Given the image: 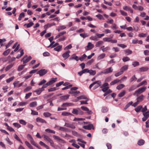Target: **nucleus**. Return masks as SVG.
Wrapping results in <instances>:
<instances>
[{"mask_svg": "<svg viewBox=\"0 0 149 149\" xmlns=\"http://www.w3.org/2000/svg\"><path fill=\"white\" fill-rule=\"evenodd\" d=\"M104 36V34H100L96 33L94 36H92L89 38V39L92 40L97 41L99 40V39Z\"/></svg>", "mask_w": 149, "mask_h": 149, "instance_id": "1", "label": "nucleus"}, {"mask_svg": "<svg viewBox=\"0 0 149 149\" xmlns=\"http://www.w3.org/2000/svg\"><path fill=\"white\" fill-rule=\"evenodd\" d=\"M136 95L137 97L136 98L137 101L132 105V106L134 107L137 106L140 102L142 101L144 97V96L143 95H141L140 96H138V94Z\"/></svg>", "mask_w": 149, "mask_h": 149, "instance_id": "2", "label": "nucleus"}, {"mask_svg": "<svg viewBox=\"0 0 149 149\" xmlns=\"http://www.w3.org/2000/svg\"><path fill=\"white\" fill-rule=\"evenodd\" d=\"M146 88V86H143L141 88H139L133 94V95H135L136 94H140L144 92Z\"/></svg>", "mask_w": 149, "mask_h": 149, "instance_id": "3", "label": "nucleus"}, {"mask_svg": "<svg viewBox=\"0 0 149 149\" xmlns=\"http://www.w3.org/2000/svg\"><path fill=\"white\" fill-rule=\"evenodd\" d=\"M72 112L73 113L76 115H83L84 112L82 111L80 109H73Z\"/></svg>", "mask_w": 149, "mask_h": 149, "instance_id": "4", "label": "nucleus"}, {"mask_svg": "<svg viewBox=\"0 0 149 149\" xmlns=\"http://www.w3.org/2000/svg\"><path fill=\"white\" fill-rule=\"evenodd\" d=\"M27 57V55H25L21 60V61L23 62V64L28 62L32 58V57L30 56H29L28 57Z\"/></svg>", "mask_w": 149, "mask_h": 149, "instance_id": "5", "label": "nucleus"}, {"mask_svg": "<svg viewBox=\"0 0 149 149\" xmlns=\"http://www.w3.org/2000/svg\"><path fill=\"white\" fill-rule=\"evenodd\" d=\"M113 70V69H112V67H110L109 68H107L104 70L100 72V74H107L111 72H112Z\"/></svg>", "mask_w": 149, "mask_h": 149, "instance_id": "6", "label": "nucleus"}, {"mask_svg": "<svg viewBox=\"0 0 149 149\" xmlns=\"http://www.w3.org/2000/svg\"><path fill=\"white\" fill-rule=\"evenodd\" d=\"M143 117L142 118V121L143 122L146 121L149 117V111L143 113Z\"/></svg>", "mask_w": 149, "mask_h": 149, "instance_id": "7", "label": "nucleus"}, {"mask_svg": "<svg viewBox=\"0 0 149 149\" xmlns=\"http://www.w3.org/2000/svg\"><path fill=\"white\" fill-rule=\"evenodd\" d=\"M94 47V45L91 42H88L87 45L85 47V49L87 51L92 49Z\"/></svg>", "mask_w": 149, "mask_h": 149, "instance_id": "8", "label": "nucleus"}, {"mask_svg": "<svg viewBox=\"0 0 149 149\" xmlns=\"http://www.w3.org/2000/svg\"><path fill=\"white\" fill-rule=\"evenodd\" d=\"M81 108L83 110L87 111V113L88 114H91L93 113V112L91 110H90L87 107L82 106L81 107Z\"/></svg>", "mask_w": 149, "mask_h": 149, "instance_id": "9", "label": "nucleus"}, {"mask_svg": "<svg viewBox=\"0 0 149 149\" xmlns=\"http://www.w3.org/2000/svg\"><path fill=\"white\" fill-rule=\"evenodd\" d=\"M70 52L69 50H68L63 54L62 57L64 58L65 59H66L68 58L70 56L69 54Z\"/></svg>", "mask_w": 149, "mask_h": 149, "instance_id": "10", "label": "nucleus"}, {"mask_svg": "<svg viewBox=\"0 0 149 149\" xmlns=\"http://www.w3.org/2000/svg\"><path fill=\"white\" fill-rule=\"evenodd\" d=\"M47 72V70L45 69H41L38 71L37 74H39L40 76H42L45 75Z\"/></svg>", "mask_w": 149, "mask_h": 149, "instance_id": "11", "label": "nucleus"}, {"mask_svg": "<svg viewBox=\"0 0 149 149\" xmlns=\"http://www.w3.org/2000/svg\"><path fill=\"white\" fill-rule=\"evenodd\" d=\"M83 128L85 129L88 130H91L92 129L93 130L94 129V127L93 125L92 124H89L88 125H84L83 126Z\"/></svg>", "mask_w": 149, "mask_h": 149, "instance_id": "12", "label": "nucleus"}, {"mask_svg": "<svg viewBox=\"0 0 149 149\" xmlns=\"http://www.w3.org/2000/svg\"><path fill=\"white\" fill-rule=\"evenodd\" d=\"M149 68L147 67H143L140 68L139 69V71L140 72H143L147 71L149 69Z\"/></svg>", "mask_w": 149, "mask_h": 149, "instance_id": "13", "label": "nucleus"}, {"mask_svg": "<svg viewBox=\"0 0 149 149\" xmlns=\"http://www.w3.org/2000/svg\"><path fill=\"white\" fill-rule=\"evenodd\" d=\"M87 97L86 96L84 95H82L81 96L77 97V99H76L74 101L75 102H76L77 101L81 99H87Z\"/></svg>", "mask_w": 149, "mask_h": 149, "instance_id": "14", "label": "nucleus"}, {"mask_svg": "<svg viewBox=\"0 0 149 149\" xmlns=\"http://www.w3.org/2000/svg\"><path fill=\"white\" fill-rule=\"evenodd\" d=\"M132 43L134 44H136L138 43L140 44H142L143 43V41L141 40H138L137 39H134L132 40Z\"/></svg>", "mask_w": 149, "mask_h": 149, "instance_id": "15", "label": "nucleus"}, {"mask_svg": "<svg viewBox=\"0 0 149 149\" xmlns=\"http://www.w3.org/2000/svg\"><path fill=\"white\" fill-rule=\"evenodd\" d=\"M36 120V122H38L40 123H47V122L45 120L40 117L37 118Z\"/></svg>", "mask_w": 149, "mask_h": 149, "instance_id": "16", "label": "nucleus"}, {"mask_svg": "<svg viewBox=\"0 0 149 149\" xmlns=\"http://www.w3.org/2000/svg\"><path fill=\"white\" fill-rule=\"evenodd\" d=\"M69 59L70 60L74 59L77 61H78L79 60V58H78V56L75 55L74 54H73L72 56Z\"/></svg>", "mask_w": 149, "mask_h": 149, "instance_id": "17", "label": "nucleus"}, {"mask_svg": "<svg viewBox=\"0 0 149 149\" xmlns=\"http://www.w3.org/2000/svg\"><path fill=\"white\" fill-rule=\"evenodd\" d=\"M128 67V65H125L121 68L120 69V70L123 73L125 71L127 70Z\"/></svg>", "mask_w": 149, "mask_h": 149, "instance_id": "18", "label": "nucleus"}, {"mask_svg": "<svg viewBox=\"0 0 149 149\" xmlns=\"http://www.w3.org/2000/svg\"><path fill=\"white\" fill-rule=\"evenodd\" d=\"M57 80V78H52L51 79V80L49 82H47L49 84V85H50L52 84L55 82Z\"/></svg>", "mask_w": 149, "mask_h": 149, "instance_id": "19", "label": "nucleus"}, {"mask_svg": "<svg viewBox=\"0 0 149 149\" xmlns=\"http://www.w3.org/2000/svg\"><path fill=\"white\" fill-rule=\"evenodd\" d=\"M95 82H96V84L94 87V89L96 88L101 85V82L100 81H95Z\"/></svg>", "mask_w": 149, "mask_h": 149, "instance_id": "20", "label": "nucleus"}, {"mask_svg": "<svg viewBox=\"0 0 149 149\" xmlns=\"http://www.w3.org/2000/svg\"><path fill=\"white\" fill-rule=\"evenodd\" d=\"M105 54L104 53L102 54L99 55L97 57V59L98 60H100L103 59L105 56Z\"/></svg>", "mask_w": 149, "mask_h": 149, "instance_id": "21", "label": "nucleus"}, {"mask_svg": "<svg viewBox=\"0 0 149 149\" xmlns=\"http://www.w3.org/2000/svg\"><path fill=\"white\" fill-rule=\"evenodd\" d=\"M43 91L41 88H40L34 91L33 92H36L37 94L39 95Z\"/></svg>", "mask_w": 149, "mask_h": 149, "instance_id": "22", "label": "nucleus"}, {"mask_svg": "<svg viewBox=\"0 0 149 149\" xmlns=\"http://www.w3.org/2000/svg\"><path fill=\"white\" fill-rule=\"evenodd\" d=\"M120 81V80L119 79H116L114 80L113 81H112L110 83V85L111 86L114 85L116 83L119 82Z\"/></svg>", "mask_w": 149, "mask_h": 149, "instance_id": "23", "label": "nucleus"}, {"mask_svg": "<svg viewBox=\"0 0 149 149\" xmlns=\"http://www.w3.org/2000/svg\"><path fill=\"white\" fill-rule=\"evenodd\" d=\"M103 42L102 41H100L97 42L95 44V46L96 47H99L103 44Z\"/></svg>", "mask_w": 149, "mask_h": 149, "instance_id": "24", "label": "nucleus"}, {"mask_svg": "<svg viewBox=\"0 0 149 149\" xmlns=\"http://www.w3.org/2000/svg\"><path fill=\"white\" fill-rule=\"evenodd\" d=\"M69 97V95H67L60 97V98L61 100H65L68 99Z\"/></svg>", "mask_w": 149, "mask_h": 149, "instance_id": "25", "label": "nucleus"}, {"mask_svg": "<svg viewBox=\"0 0 149 149\" xmlns=\"http://www.w3.org/2000/svg\"><path fill=\"white\" fill-rule=\"evenodd\" d=\"M62 47V46L61 45H59L54 48V50L58 52H59L61 50Z\"/></svg>", "mask_w": 149, "mask_h": 149, "instance_id": "26", "label": "nucleus"}, {"mask_svg": "<svg viewBox=\"0 0 149 149\" xmlns=\"http://www.w3.org/2000/svg\"><path fill=\"white\" fill-rule=\"evenodd\" d=\"M66 33V31H63L60 32L59 34L57 35L55 38V39H56L58 38H59L60 36H62L63 35L65 34Z\"/></svg>", "mask_w": 149, "mask_h": 149, "instance_id": "27", "label": "nucleus"}, {"mask_svg": "<svg viewBox=\"0 0 149 149\" xmlns=\"http://www.w3.org/2000/svg\"><path fill=\"white\" fill-rule=\"evenodd\" d=\"M142 108V106L139 105L136 108L135 110L137 112H139L141 111V110Z\"/></svg>", "mask_w": 149, "mask_h": 149, "instance_id": "28", "label": "nucleus"}, {"mask_svg": "<svg viewBox=\"0 0 149 149\" xmlns=\"http://www.w3.org/2000/svg\"><path fill=\"white\" fill-rule=\"evenodd\" d=\"M74 104L72 103H63L62 105V106L63 107L64 106H70L74 105Z\"/></svg>", "mask_w": 149, "mask_h": 149, "instance_id": "29", "label": "nucleus"}, {"mask_svg": "<svg viewBox=\"0 0 149 149\" xmlns=\"http://www.w3.org/2000/svg\"><path fill=\"white\" fill-rule=\"evenodd\" d=\"M13 136L14 138L16 140H17V141H19L20 143H22V141H21V140L20 139V138H19V137L17 135V134H14L13 135Z\"/></svg>", "mask_w": 149, "mask_h": 149, "instance_id": "30", "label": "nucleus"}, {"mask_svg": "<svg viewBox=\"0 0 149 149\" xmlns=\"http://www.w3.org/2000/svg\"><path fill=\"white\" fill-rule=\"evenodd\" d=\"M137 88V87L136 86H135L134 85H133L132 86L130 87V88H129L128 90H129V91L131 92V91H132L134 90L135 89H136V88Z\"/></svg>", "mask_w": 149, "mask_h": 149, "instance_id": "31", "label": "nucleus"}, {"mask_svg": "<svg viewBox=\"0 0 149 149\" xmlns=\"http://www.w3.org/2000/svg\"><path fill=\"white\" fill-rule=\"evenodd\" d=\"M72 114L68 112H64L62 113L61 114V115L63 116H68L69 115H72Z\"/></svg>", "mask_w": 149, "mask_h": 149, "instance_id": "32", "label": "nucleus"}, {"mask_svg": "<svg viewBox=\"0 0 149 149\" xmlns=\"http://www.w3.org/2000/svg\"><path fill=\"white\" fill-rule=\"evenodd\" d=\"M125 86V85L123 84H119L116 87V89L120 90L123 88Z\"/></svg>", "mask_w": 149, "mask_h": 149, "instance_id": "33", "label": "nucleus"}, {"mask_svg": "<svg viewBox=\"0 0 149 149\" xmlns=\"http://www.w3.org/2000/svg\"><path fill=\"white\" fill-rule=\"evenodd\" d=\"M26 65V64L24 65H19L17 69V70L19 71H20L22 70L24 67V66Z\"/></svg>", "mask_w": 149, "mask_h": 149, "instance_id": "34", "label": "nucleus"}, {"mask_svg": "<svg viewBox=\"0 0 149 149\" xmlns=\"http://www.w3.org/2000/svg\"><path fill=\"white\" fill-rule=\"evenodd\" d=\"M43 136H44V140L46 141L49 142L50 141V140H52L47 136L44 135Z\"/></svg>", "mask_w": 149, "mask_h": 149, "instance_id": "35", "label": "nucleus"}, {"mask_svg": "<svg viewBox=\"0 0 149 149\" xmlns=\"http://www.w3.org/2000/svg\"><path fill=\"white\" fill-rule=\"evenodd\" d=\"M108 110V108L106 107H103L101 109L102 112L104 113L107 112Z\"/></svg>", "mask_w": 149, "mask_h": 149, "instance_id": "36", "label": "nucleus"}, {"mask_svg": "<svg viewBox=\"0 0 149 149\" xmlns=\"http://www.w3.org/2000/svg\"><path fill=\"white\" fill-rule=\"evenodd\" d=\"M37 105V103L36 102H33L29 104V106L31 107H34Z\"/></svg>", "mask_w": 149, "mask_h": 149, "instance_id": "37", "label": "nucleus"}, {"mask_svg": "<svg viewBox=\"0 0 149 149\" xmlns=\"http://www.w3.org/2000/svg\"><path fill=\"white\" fill-rule=\"evenodd\" d=\"M124 52L127 55L131 54L132 53V51L129 49H125L124 50Z\"/></svg>", "mask_w": 149, "mask_h": 149, "instance_id": "38", "label": "nucleus"}, {"mask_svg": "<svg viewBox=\"0 0 149 149\" xmlns=\"http://www.w3.org/2000/svg\"><path fill=\"white\" fill-rule=\"evenodd\" d=\"M86 100L85 101L82 100L80 101V104H88L87 102L89 100V99L87 97V99H85Z\"/></svg>", "mask_w": 149, "mask_h": 149, "instance_id": "39", "label": "nucleus"}, {"mask_svg": "<svg viewBox=\"0 0 149 149\" xmlns=\"http://www.w3.org/2000/svg\"><path fill=\"white\" fill-rule=\"evenodd\" d=\"M5 140L7 142V143L9 145H11L12 144H13V142L10 140L9 139L8 137H7L5 139Z\"/></svg>", "mask_w": 149, "mask_h": 149, "instance_id": "40", "label": "nucleus"}, {"mask_svg": "<svg viewBox=\"0 0 149 149\" xmlns=\"http://www.w3.org/2000/svg\"><path fill=\"white\" fill-rule=\"evenodd\" d=\"M20 55H18L16 57V58H20L24 54V52L23 49L20 50Z\"/></svg>", "mask_w": 149, "mask_h": 149, "instance_id": "41", "label": "nucleus"}, {"mask_svg": "<svg viewBox=\"0 0 149 149\" xmlns=\"http://www.w3.org/2000/svg\"><path fill=\"white\" fill-rule=\"evenodd\" d=\"M145 141L143 139L139 140L138 142V144L139 146L143 145Z\"/></svg>", "mask_w": 149, "mask_h": 149, "instance_id": "42", "label": "nucleus"}, {"mask_svg": "<svg viewBox=\"0 0 149 149\" xmlns=\"http://www.w3.org/2000/svg\"><path fill=\"white\" fill-rule=\"evenodd\" d=\"M80 36L83 38L88 37L89 35L87 33H82L80 34Z\"/></svg>", "mask_w": 149, "mask_h": 149, "instance_id": "43", "label": "nucleus"}, {"mask_svg": "<svg viewBox=\"0 0 149 149\" xmlns=\"http://www.w3.org/2000/svg\"><path fill=\"white\" fill-rule=\"evenodd\" d=\"M66 28V27L64 26H59L57 29V30L59 31L61 30H63L65 29Z\"/></svg>", "mask_w": 149, "mask_h": 149, "instance_id": "44", "label": "nucleus"}, {"mask_svg": "<svg viewBox=\"0 0 149 149\" xmlns=\"http://www.w3.org/2000/svg\"><path fill=\"white\" fill-rule=\"evenodd\" d=\"M59 130L63 132H66L68 131V129L65 127H60Z\"/></svg>", "mask_w": 149, "mask_h": 149, "instance_id": "45", "label": "nucleus"}, {"mask_svg": "<svg viewBox=\"0 0 149 149\" xmlns=\"http://www.w3.org/2000/svg\"><path fill=\"white\" fill-rule=\"evenodd\" d=\"M126 93V91H125L124 90L123 91L120 92V93H119L118 95V96L119 97H121L123 96Z\"/></svg>", "mask_w": 149, "mask_h": 149, "instance_id": "46", "label": "nucleus"}, {"mask_svg": "<svg viewBox=\"0 0 149 149\" xmlns=\"http://www.w3.org/2000/svg\"><path fill=\"white\" fill-rule=\"evenodd\" d=\"M45 131L49 133H53V134H55V131H54L53 130H51L49 129H46L45 130Z\"/></svg>", "mask_w": 149, "mask_h": 149, "instance_id": "47", "label": "nucleus"}, {"mask_svg": "<svg viewBox=\"0 0 149 149\" xmlns=\"http://www.w3.org/2000/svg\"><path fill=\"white\" fill-rule=\"evenodd\" d=\"M51 114L48 112H44L43 113V116L45 117L50 116L51 115Z\"/></svg>", "mask_w": 149, "mask_h": 149, "instance_id": "48", "label": "nucleus"}, {"mask_svg": "<svg viewBox=\"0 0 149 149\" xmlns=\"http://www.w3.org/2000/svg\"><path fill=\"white\" fill-rule=\"evenodd\" d=\"M14 76L12 77L9 79L6 80V82L7 83H9L11 81H12L14 79Z\"/></svg>", "mask_w": 149, "mask_h": 149, "instance_id": "49", "label": "nucleus"}, {"mask_svg": "<svg viewBox=\"0 0 149 149\" xmlns=\"http://www.w3.org/2000/svg\"><path fill=\"white\" fill-rule=\"evenodd\" d=\"M10 51V49H8L3 52V54L4 56H6L8 54Z\"/></svg>", "mask_w": 149, "mask_h": 149, "instance_id": "50", "label": "nucleus"}, {"mask_svg": "<svg viewBox=\"0 0 149 149\" xmlns=\"http://www.w3.org/2000/svg\"><path fill=\"white\" fill-rule=\"evenodd\" d=\"M86 55L85 54H84L81 56V57L79 58V60H80L81 61H82L86 57Z\"/></svg>", "mask_w": 149, "mask_h": 149, "instance_id": "51", "label": "nucleus"}, {"mask_svg": "<svg viewBox=\"0 0 149 149\" xmlns=\"http://www.w3.org/2000/svg\"><path fill=\"white\" fill-rule=\"evenodd\" d=\"M53 137L54 139H56L57 141H62L61 139L58 136L54 135L53 136Z\"/></svg>", "mask_w": 149, "mask_h": 149, "instance_id": "52", "label": "nucleus"}, {"mask_svg": "<svg viewBox=\"0 0 149 149\" xmlns=\"http://www.w3.org/2000/svg\"><path fill=\"white\" fill-rule=\"evenodd\" d=\"M112 38V37H111V38H103V40L104 41L110 42L111 40V39Z\"/></svg>", "mask_w": 149, "mask_h": 149, "instance_id": "53", "label": "nucleus"}, {"mask_svg": "<svg viewBox=\"0 0 149 149\" xmlns=\"http://www.w3.org/2000/svg\"><path fill=\"white\" fill-rule=\"evenodd\" d=\"M24 13H20L19 16L18 20L20 21L22 19V17H24Z\"/></svg>", "mask_w": 149, "mask_h": 149, "instance_id": "54", "label": "nucleus"}, {"mask_svg": "<svg viewBox=\"0 0 149 149\" xmlns=\"http://www.w3.org/2000/svg\"><path fill=\"white\" fill-rule=\"evenodd\" d=\"M19 123L21 124L25 125L26 124V122L23 120H19Z\"/></svg>", "mask_w": 149, "mask_h": 149, "instance_id": "55", "label": "nucleus"}, {"mask_svg": "<svg viewBox=\"0 0 149 149\" xmlns=\"http://www.w3.org/2000/svg\"><path fill=\"white\" fill-rule=\"evenodd\" d=\"M33 23L32 22H31L28 24H24V26H25L26 25V27L27 28H29L32 26H33Z\"/></svg>", "mask_w": 149, "mask_h": 149, "instance_id": "56", "label": "nucleus"}, {"mask_svg": "<svg viewBox=\"0 0 149 149\" xmlns=\"http://www.w3.org/2000/svg\"><path fill=\"white\" fill-rule=\"evenodd\" d=\"M139 65V63L137 61H135L132 62V65L134 67Z\"/></svg>", "mask_w": 149, "mask_h": 149, "instance_id": "57", "label": "nucleus"}, {"mask_svg": "<svg viewBox=\"0 0 149 149\" xmlns=\"http://www.w3.org/2000/svg\"><path fill=\"white\" fill-rule=\"evenodd\" d=\"M32 88L31 86H29L26 87L24 90V92H26L31 89Z\"/></svg>", "mask_w": 149, "mask_h": 149, "instance_id": "58", "label": "nucleus"}, {"mask_svg": "<svg viewBox=\"0 0 149 149\" xmlns=\"http://www.w3.org/2000/svg\"><path fill=\"white\" fill-rule=\"evenodd\" d=\"M72 47L71 44H70L66 46L64 49V50H66L71 49Z\"/></svg>", "mask_w": 149, "mask_h": 149, "instance_id": "59", "label": "nucleus"}, {"mask_svg": "<svg viewBox=\"0 0 149 149\" xmlns=\"http://www.w3.org/2000/svg\"><path fill=\"white\" fill-rule=\"evenodd\" d=\"M13 125L15 127L19 128L21 127V126L19 123H14L13 124Z\"/></svg>", "mask_w": 149, "mask_h": 149, "instance_id": "60", "label": "nucleus"}, {"mask_svg": "<svg viewBox=\"0 0 149 149\" xmlns=\"http://www.w3.org/2000/svg\"><path fill=\"white\" fill-rule=\"evenodd\" d=\"M123 73L120 70V72L115 73L114 74V76L116 77H118L121 75Z\"/></svg>", "mask_w": 149, "mask_h": 149, "instance_id": "61", "label": "nucleus"}, {"mask_svg": "<svg viewBox=\"0 0 149 149\" xmlns=\"http://www.w3.org/2000/svg\"><path fill=\"white\" fill-rule=\"evenodd\" d=\"M13 64H10L7 66L6 68V71H7L10 69L13 66Z\"/></svg>", "mask_w": 149, "mask_h": 149, "instance_id": "62", "label": "nucleus"}, {"mask_svg": "<svg viewBox=\"0 0 149 149\" xmlns=\"http://www.w3.org/2000/svg\"><path fill=\"white\" fill-rule=\"evenodd\" d=\"M147 35V33H141L139 34L138 36L140 37H146V36Z\"/></svg>", "mask_w": 149, "mask_h": 149, "instance_id": "63", "label": "nucleus"}, {"mask_svg": "<svg viewBox=\"0 0 149 149\" xmlns=\"http://www.w3.org/2000/svg\"><path fill=\"white\" fill-rule=\"evenodd\" d=\"M110 48L109 47H107L105 48H104V49H102V51L103 52H106L107 51L110 50Z\"/></svg>", "mask_w": 149, "mask_h": 149, "instance_id": "64", "label": "nucleus"}]
</instances>
